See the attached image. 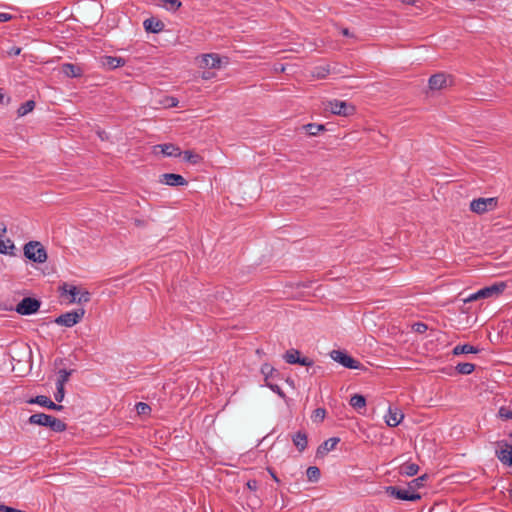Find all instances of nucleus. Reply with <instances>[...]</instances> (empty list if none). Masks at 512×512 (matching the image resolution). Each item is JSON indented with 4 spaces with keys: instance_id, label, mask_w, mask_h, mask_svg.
<instances>
[{
    "instance_id": "24",
    "label": "nucleus",
    "mask_w": 512,
    "mask_h": 512,
    "mask_svg": "<svg viewBox=\"0 0 512 512\" xmlns=\"http://www.w3.org/2000/svg\"><path fill=\"white\" fill-rule=\"evenodd\" d=\"M419 466L415 463L406 462L400 466V474L406 476H414L418 473Z\"/></svg>"
},
{
    "instance_id": "17",
    "label": "nucleus",
    "mask_w": 512,
    "mask_h": 512,
    "mask_svg": "<svg viewBox=\"0 0 512 512\" xmlns=\"http://www.w3.org/2000/svg\"><path fill=\"white\" fill-rule=\"evenodd\" d=\"M144 28L147 32L151 33H159L161 32L165 25L162 21L157 20L155 18H149L144 21Z\"/></svg>"
},
{
    "instance_id": "32",
    "label": "nucleus",
    "mask_w": 512,
    "mask_h": 512,
    "mask_svg": "<svg viewBox=\"0 0 512 512\" xmlns=\"http://www.w3.org/2000/svg\"><path fill=\"white\" fill-rule=\"evenodd\" d=\"M474 370H475V365H474L473 363H468V362H465V363H459V364L456 366V371H457L459 374H462V375H469V374H471Z\"/></svg>"
},
{
    "instance_id": "12",
    "label": "nucleus",
    "mask_w": 512,
    "mask_h": 512,
    "mask_svg": "<svg viewBox=\"0 0 512 512\" xmlns=\"http://www.w3.org/2000/svg\"><path fill=\"white\" fill-rule=\"evenodd\" d=\"M29 403L38 404V405L46 407L50 410L60 411L63 409L62 405H58V404L54 403L49 397H47L45 395H38V396L30 399Z\"/></svg>"
},
{
    "instance_id": "47",
    "label": "nucleus",
    "mask_w": 512,
    "mask_h": 512,
    "mask_svg": "<svg viewBox=\"0 0 512 512\" xmlns=\"http://www.w3.org/2000/svg\"><path fill=\"white\" fill-rule=\"evenodd\" d=\"M478 299H481V297L477 295V292H475V293L469 295L468 297L464 298L463 301L465 303H468V302H472V301H475Z\"/></svg>"
},
{
    "instance_id": "50",
    "label": "nucleus",
    "mask_w": 512,
    "mask_h": 512,
    "mask_svg": "<svg viewBox=\"0 0 512 512\" xmlns=\"http://www.w3.org/2000/svg\"><path fill=\"white\" fill-rule=\"evenodd\" d=\"M177 104H178V100L176 98L171 97V98H169V102L167 105L169 107H176Z\"/></svg>"
},
{
    "instance_id": "43",
    "label": "nucleus",
    "mask_w": 512,
    "mask_h": 512,
    "mask_svg": "<svg viewBox=\"0 0 512 512\" xmlns=\"http://www.w3.org/2000/svg\"><path fill=\"white\" fill-rule=\"evenodd\" d=\"M412 328H413V331L416 333H424L427 331L428 326H427V324H425L423 322H417V323L413 324Z\"/></svg>"
},
{
    "instance_id": "11",
    "label": "nucleus",
    "mask_w": 512,
    "mask_h": 512,
    "mask_svg": "<svg viewBox=\"0 0 512 512\" xmlns=\"http://www.w3.org/2000/svg\"><path fill=\"white\" fill-rule=\"evenodd\" d=\"M160 182L168 186H184L187 180L180 174L165 173L160 176Z\"/></svg>"
},
{
    "instance_id": "46",
    "label": "nucleus",
    "mask_w": 512,
    "mask_h": 512,
    "mask_svg": "<svg viewBox=\"0 0 512 512\" xmlns=\"http://www.w3.org/2000/svg\"><path fill=\"white\" fill-rule=\"evenodd\" d=\"M246 485H247L248 489L251 491H256L258 488V482L255 479L248 480Z\"/></svg>"
},
{
    "instance_id": "19",
    "label": "nucleus",
    "mask_w": 512,
    "mask_h": 512,
    "mask_svg": "<svg viewBox=\"0 0 512 512\" xmlns=\"http://www.w3.org/2000/svg\"><path fill=\"white\" fill-rule=\"evenodd\" d=\"M50 416L45 413H35L31 415L28 419V422L33 425H40V426H48V422L50 421Z\"/></svg>"
},
{
    "instance_id": "23",
    "label": "nucleus",
    "mask_w": 512,
    "mask_h": 512,
    "mask_svg": "<svg viewBox=\"0 0 512 512\" xmlns=\"http://www.w3.org/2000/svg\"><path fill=\"white\" fill-rule=\"evenodd\" d=\"M480 350L470 344L457 345L453 348V355L458 356L461 354L478 353Z\"/></svg>"
},
{
    "instance_id": "14",
    "label": "nucleus",
    "mask_w": 512,
    "mask_h": 512,
    "mask_svg": "<svg viewBox=\"0 0 512 512\" xmlns=\"http://www.w3.org/2000/svg\"><path fill=\"white\" fill-rule=\"evenodd\" d=\"M404 414L397 408H389L388 413L385 416V422L389 427H396L400 424Z\"/></svg>"
},
{
    "instance_id": "20",
    "label": "nucleus",
    "mask_w": 512,
    "mask_h": 512,
    "mask_svg": "<svg viewBox=\"0 0 512 512\" xmlns=\"http://www.w3.org/2000/svg\"><path fill=\"white\" fill-rule=\"evenodd\" d=\"M156 4L170 12H176L182 6L180 0H157Z\"/></svg>"
},
{
    "instance_id": "13",
    "label": "nucleus",
    "mask_w": 512,
    "mask_h": 512,
    "mask_svg": "<svg viewBox=\"0 0 512 512\" xmlns=\"http://www.w3.org/2000/svg\"><path fill=\"white\" fill-rule=\"evenodd\" d=\"M449 76L443 74V73H437L432 75L429 78V87L432 90H440L447 86V82L449 80Z\"/></svg>"
},
{
    "instance_id": "16",
    "label": "nucleus",
    "mask_w": 512,
    "mask_h": 512,
    "mask_svg": "<svg viewBox=\"0 0 512 512\" xmlns=\"http://www.w3.org/2000/svg\"><path fill=\"white\" fill-rule=\"evenodd\" d=\"M340 442V438L338 437H331L324 441L317 449L318 455H325L328 452L335 449L336 445Z\"/></svg>"
},
{
    "instance_id": "22",
    "label": "nucleus",
    "mask_w": 512,
    "mask_h": 512,
    "mask_svg": "<svg viewBox=\"0 0 512 512\" xmlns=\"http://www.w3.org/2000/svg\"><path fill=\"white\" fill-rule=\"evenodd\" d=\"M158 147L161 148V152L165 156L178 157V156L182 155L180 148L175 146L174 144H163V145H159Z\"/></svg>"
},
{
    "instance_id": "8",
    "label": "nucleus",
    "mask_w": 512,
    "mask_h": 512,
    "mask_svg": "<svg viewBox=\"0 0 512 512\" xmlns=\"http://www.w3.org/2000/svg\"><path fill=\"white\" fill-rule=\"evenodd\" d=\"M498 448L495 451L497 458L507 466H512V445L506 441H500L497 443Z\"/></svg>"
},
{
    "instance_id": "35",
    "label": "nucleus",
    "mask_w": 512,
    "mask_h": 512,
    "mask_svg": "<svg viewBox=\"0 0 512 512\" xmlns=\"http://www.w3.org/2000/svg\"><path fill=\"white\" fill-rule=\"evenodd\" d=\"M329 73L330 69L328 66H319L314 68L312 71V76L318 79H324L329 75Z\"/></svg>"
},
{
    "instance_id": "15",
    "label": "nucleus",
    "mask_w": 512,
    "mask_h": 512,
    "mask_svg": "<svg viewBox=\"0 0 512 512\" xmlns=\"http://www.w3.org/2000/svg\"><path fill=\"white\" fill-rule=\"evenodd\" d=\"M61 70L65 76L72 78L80 77L83 74L82 68L72 63H64Z\"/></svg>"
},
{
    "instance_id": "40",
    "label": "nucleus",
    "mask_w": 512,
    "mask_h": 512,
    "mask_svg": "<svg viewBox=\"0 0 512 512\" xmlns=\"http://www.w3.org/2000/svg\"><path fill=\"white\" fill-rule=\"evenodd\" d=\"M91 299V294L87 290L79 292V297L76 300V303L83 304L89 302Z\"/></svg>"
},
{
    "instance_id": "2",
    "label": "nucleus",
    "mask_w": 512,
    "mask_h": 512,
    "mask_svg": "<svg viewBox=\"0 0 512 512\" xmlns=\"http://www.w3.org/2000/svg\"><path fill=\"white\" fill-rule=\"evenodd\" d=\"M498 205V198H478L474 199L470 203V210L477 214H483L488 211L494 210Z\"/></svg>"
},
{
    "instance_id": "18",
    "label": "nucleus",
    "mask_w": 512,
    "mask_h": 512,
    "mask_svg": "<svg viewBox=\"0 0 512 512\" xmlns=\"http://www.w3.org/2000/svg\"><path fill=\"white\" fill-rule=\"evenodd\" d=\"M292 441L295 447L298 449L299 452H303L308 445V438L307 434L301 431H298L292 436Z\"/></svg>"
},
{
    "instance_id": "53",
    "label": "nucleus",
    "mask_w": 512,
    "mask_h": 512,
    "mask_svg": "<svg viewBox=\"0 0 512 512\" xmlns=\"http://www.w3.org/2000/svg\"><path fill=\"white\" fill-rule=\"evenodd\" d=\"M6 232V225L4 223H0V233L1 235Z\"/></svg>"
},
{
    "instance_id": "10",
    "label": "nucleus",
    "mask_w": 512,
    "mask_h": 512,
    "mask_svg": "<svg viewBox=\"0 0 512 512\" xmlns=\"http://www.w3.org/2000/svg\"><path fill=\"white\" fill-rule=\"evenodd\" d=\"M506 288V284L504 282L495 283L491 286L484 287L477 291V295L484 298H491L499 296Z\"/></svg>"
},
{
    "instance_id": "45",
    "label": "nucleus",
    "mask_w": 512,
    "mask_h": 512,
    "mask_svg": "<svg viewBox=\"0 0 512 512\" xmlns=\"http://www.w3.org/2000/svg\"><path fill=\"white\" fill-rule=\"evenodd\" d=\"M267 386L275 393H277L281 398H286V395L285 393L283 392V390L276 384H272V383H267Z\"/></svg>"
},
{
    "instance_id": "52",
    "label": "nucleus",
    "mask_w": 512,
    "mask_h": 512,
    "mask_svg": "<svg viewBox=\"0 0 512 512\" xmlns=\"http://www.w3.org/2000/svg\"><path fill=\"white\" fill-rule=\"evenodd\" d=\"M268 471H269L270 475L272 476V478L274 479V481L279 482V479L276 476V474L274 473V471L272 469H268Z\"/></svg>"
},
{
    "instance_id": "30",
    "label": "nucleus",
    "mask_w": 512,
    "mask_h": 512,
    "mask_svg": "<svg viewBox=\"0 0 512 512\" xmlns=\"http://www.w3.org/2000/svg\"><path fill=\"white\" fill-rule=\"evenodd\" d=\"M182 154L183 159L188 163L196 165L202 161V157L199 154L194 153L193 151L186 150Z\"/></svg>"
},
{
    "instance_id": "48",
    "label": "nucleus",
    "mask_w": 512,
    "mask_h": 512,
    "mask_svg": "<svg viewBox=\"0 0 512 512\" xmlns=\"http://www.w3.org/2000/svg\"><path fill=\"white\" fill-rule=\"evenodd\" d=\"M12 19V15L9 13H0V22H8Z\"/></svg>"
},
{
    "instance_id": "37",
    "label": "nucleus",
    "mask_w": 512,
    "mask_h": 512,
    "mask_svg": "<svg viewBox=\"0 0 512 512\" xmlns=\"http://www.w3.org/2000/svg\"><path fill=\"white\" fill-rule=\"evenodd\" d=\"M326 416V410L324 408H317L313 411L311 419L313 422L320 423Z\"/></svg>"
},
{
    "instance_id": "1",
    "label": "nucleus",
    "mask_w": 512,
    "mask_h": 512,
    "mask_svg": "<svg viewBox=\"0 0 512 512\" xmlns=\"http://www.w3.org/2000/svg\"><path fill=\"white\" fill-rule=\"evenodd\" d=\"M24 256L35 263H44L47 260V251L39 241H29L24 245Z\"/></svg>"
},
{
    "instance_id": "36",
    "label": "nucleus",
    "mask_w": 512,
    "mask_h": 512,
    "mask_svg": "<svg viewBox=\"0 0 512 512\" xmlns=\"http://www.w3.org/2000/svg\"><path fill=\"white\" fill-rule=\"evenodd\" d=\"M14 244L10 239L6 241L0 239V253L2 254H13Z\"/></svg>"
},
{
    "instance_id": "21",
    "label": "nucleus",
    "mask_w": 512,
    "mask_h": 512,
    "mask_svg": "<svg viewBox=\"0 0 512 512\" xmlns=\"http://www.w3.org/2000/svg\"><path fill=\"white\" fill-rule=\"evenodd\" d=\"M202 63L208 68H219L221 59L217 54H205L202 57Z\"/></svg>"
},
{
    "instance_id": "31",
    "label": "nucleus",
    "mask_w": 512,
    "mask_h": 512,
    "mask_svg": "<svg viewBox=\"0 0 512 512\" xmlns=\"http://www.w3.org/2000/svg\"><path fill=\"white\" fill-rule=\"evenodd\" d=\"M35 108V101L28 100L25 103H23L17 110V114L19 117L25 116L26 114L33 111Z\"/></svg>"
},
{
    "instance_id": "54",
    "label": "nucleus",
    "mask_w": 512,
    "mask_h": 512,
    "mask_svg": "<svg viewBox=\"0 0 512 512\" xmlns=\"http://www.w3.org/2000/svg\"><path fill=\"white\" fill-rule=\"evenodd\" d=\"M203 78H204V79H208V78H209V74H205V73H204V74H203Z\"/></svg>"
},
{
    "instance_id": "9",
    "label": "nucleus",
    "mask_w": 512,
    "mask_h": 512,
    "mask_svg": "<svg viewBox=\"0 0 512 512\" xmlns=\"http://www.w3.org/2000/svg\"><path fill=\"white\" fill-rule=\"evenodd\" d=\"M288 364H299L302 366H311L313 361L308 357H300V351L296 349L287 350L283 356Z\"/></svg>"
},
{
    "instance_id": "51",
    "label": "nucleus",
    "mask_w": 512,
    "mask_h": 512,
    "mask_svg": "<svg viewBox=\"0 0 512 512\" xmlns=\"http://www.w3.org/2000/svg\"><path fill=\"white\" fill-rule=\"evenodd\" d=\"M341 33H342V35H343V36H346V37L351 36V34H350V32H349V29H348V28H343V29L341 30Z\"/></svg>"
},
{
    "instance_id": "7",
    "label": "nucleus",
    "mask_w": 512,
    "mask_h": 512,
    "mask_svg": "<svg viewBox=\"0 0 512 512\" xmlns=\"http://www.w3.org/2000/svg\"><path fill=\"white\" fill-rule=\"evenodd\" d=\"M330 355L334 361L340 363L346 368L359 369L362 366V364L359 361L352 358L346 352L340 350H333Z\"/></svg>"
},
{
    "instance_id": "25",
    "label": "nucleus",
    "mask_w": 512,
    "mask_h": 512,
    "mask_svg": "<svg viewBox=\"0 0 512 512\" xmlns=\"http://www.w3.org/2000/svg\"><path fill=\"white\" fill-rule=\"evenodd\" d=\"M47 427L54 432H63L67 429L66 423L54 416H50V421L48 422Z\"/></svg>"
},
{
    "instance_id": "44",
    "label": "nucleus",
    "mask_w": 512,
    "mask_h": 512,
    "mask_svg": "<svg viewBox=\"0 0 512 512\" xmlns=\"http://www.w3.org/2000/svg\"><path fill=\"white\" fill-rule=\"evenodd\" d=\"M57 390L54 394L55 400L57 402H62L65 396L64 386H56Z\"/></svg>"
},
{
    "instance_id": "49",
    "label": "nucleus",
    "mask_w": 512,
    "mask_h": 512,
    "mask_svg": "<svg viewBox=\"0 0 512 512\" xmlns=\"http://www.w3.org/2000/svg\"><path fill=\"white\" fill-rule=\"evenodd\" d=\"M20 53H21V48L16 47V46L10 48V50L8 51V54L10 56H18Z\"/></svg>"
},
{
    "instance_id": "26",
    "label": "nucleus",
    "mask_w": 512,
    "mask_h": 512,
    "mask_svg": "<svg viewBox=\"0 0 512 512\" xmlns=\"http://www.w3.org/2000/svg\"><path fill=\"white\" fill-rule=\"evenodd\" d=\"M303 128L305 129L307 134L310 135V136H316L320 132L326 130V128H325V126L323 124H315V123L306 124V125L303 126Z\"/></svg>"
},
{
    "instance_id": "38",
    "label": "nucleus",
    "mask_w": 512,
    "mask_h": 512,
    "mask_svg": "<svg viewBox=\"0 0 512 512\" xmlns=\"http://www.w3.org/2000/svg\"><path fill=\"white\" fill-rule=\"evenodd\" d=\"M427 478H428V476L426 474H424V475L412 480L409 484V489L415 490L416 488L422 487Z\"/></svg>"
},
{
    "instance_id": "33",
    "label": "nucleus",
    "mask_w": 512,
    "mask_h": 512,
    "mask_svg": "<svg viewBox=\"0 0 512 512\" xmlns=\"http://www.w3.org/2000/svg\"><path fill=\"white\" fill-rule=\"evenodd\" d=\"M72 372L73 370L60 369L58 371L56 386H65V383L68 382Z\"/></svg>"
},
{
    "instance_id": "3",
    "label": "nucleus",
    "mask_w": 512,
    "mask_h": 512,
    "mask_svg": "<svg viewBox=\"0 0 512 512\" xmlns=\"http://www.w3.org/2000/svg\"><path fill=\"white\" fill-rule=\"evenodd\" d=\"M85 315V310L83 308L66 312L58 316L54 322L58 325L65 327H72L76 325L78 322L82 320Z\"/></svg>"
},
{
    "instance_id": "4",
    "label": "nucleus",
    "mask_w": 512,
    "mask_h": 512,
    "mask_svg": "<svg viewBox=\"0 0 512 512\" xmlns=\"http://www.w3.org/2000/svg\"><path fill=\"white\" fill-rule=\"evenodd\" d=\"M326 108L335 115L345 117L350 116L355 112V107L352 104L337 99L329 101Z\"/></svg>"
},
{
    "instance_id": "39",
    "label": "nucleus",
    "mask_w": 512,
    "mask_h": 512,
    "mask_svg": "<svg viewBox=\"0 0 512 512\" xmlns=\"http://www.w3.org/2000/svg\"><path fill=\"white\" fill-rule=\"evenodd\" d=\"M498 417L502 420H512V410L506 407H500L498 410Z\"/></svg>"
},
{
    "instance_id": "42",
    "label": "nucleus",
    "mask_w": 512,
    "mask_h": 512,
    "mask_svg": "<svg viewBox=\"0 0 512 512\" xmlns=\"http://www.w3.org/2000/svg\"><path fill=\"white\" fill-rule=\"evenodd\" d=\"M136 410L139 415L148 414L151 411V408L148 404L139 402L136 404Z\"/></svg>"
},
{
    "instance_id": "29",
    "label": "nucleus",
    "mask_w": 512,
    "mask_h": 512,
    "mask_svg": "<svg viewBox=\"0 0 512 512\" xmlns=\"http://www.w3.org/2000/svg\"><path fill=\"white\" fill-rule=\"evenodd\" d=\"M350 405L356 409H362L366 406V399L363 395L355 394L350 399Z\"/></svg>"
},
{
    "instance_id": "34",
    "label": "nucleus",
    "mask_w": 512,
    "mask_h": 512,
    "mask_svg": "<svg viewBox=\"0 0 512 512\" xmlns=\"http://www.w3.org/2000/svg\"><path fill=\"white\" fill-rule=\"evenodd\" d=\"M306 475L309 481L317 482L320 479L321 472L316 466H309L306 470Z\"/></svg>"
},
{
    "instance_id": "5",
    "label": "nucleus",
    "mask_w": 512,
    "mask_h": 512,
    "mask_svg": "<svg viewBox=\"0 0 512 512\" xmlns=\"http://www.w3.org/2000/svg\"><path fill=\"white\" fill-rule=\"evenodd\" d=\"M41 306V302L32 297L23 298L16 306L15 311L20 315H31L36 313Z\"/></svg>"
},
{
    "instance_id": "27",
    "label": "nucleus",
    "mask_w": 512,
    "mask_h": 512,
    "mask_svg": "<svg viewBox=\"0 0 512 512\" xmlns=\"http://www.w3.org/2000/svg\"><path fill=\"white\" fill-rule=\"evenodd\" d=\"M60 289L64 292L69 294L72 298L70 300L71 303H76V296L79 295V289L74 285H69L67 283H64Z\"/></svg>"
},
{
    "instance_id": "6",
    "label": "nucleus",
    "mask_w": 512,
    "mask_h": 512,
    "mask_svg": "<svg viewBox=\"0 0 512 512\" xmlns=\"http://www.w3.org/2000/svg\"><path fill=\"white\" fill-rule=\"evenodd\" d=\"M385 492L391 497L405 501H417L421 498L420 494L410 492V489H404L397 486H387L385 487Z\"/></svg>"
},
{
    "instance_id": "28",
    "label": "nucleus",
    "mask_w": 512,
    "mask_h": 512,
    "mask_svg": "<svg viewBox=\"0 0 512 512\" xmlns=\"http://www.w3.org/2000/svg\"><path fill=\"white\" fill-rule=\"evenodd\" d=\"M125 63L124 59L120 57H112L107 56L105 57L104 65L108 66L110 69H115L118 67L123 66Z\"/></svg>"
},
{
    "instance_id": "41",
    "label": "nucleus",
    "mask_w": 512,
    "mask_h": 512,
    "mask_svg": "<svg viewBox=\"0 0 512 512\" xmlns=\"http://www.w3.org/2000/svg\"><path fill=\"white\" fill-rule=\"evenodd\" d=\"M276 370L269 364L265 363L262 365L261 367V373L263 375H265V379L267 380L269 377L272 376V374L275 372Z\"/></svg>"
}]
</instances>
